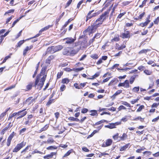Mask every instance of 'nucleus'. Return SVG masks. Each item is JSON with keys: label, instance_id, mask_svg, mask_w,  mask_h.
Returning a JSON list of instances; mask_svg holds the SVG:
<instances>
[{"label": "nucleus", "instance_id": "obj_22", "mask_svg": "<svg viewBox=\"0 0 159 159\" xmlns=\"http://www.w3.org/2000/svg\"><path fill=\"white\" fill-rule=\"evenodd\" d=\"M119 137L120 138V141L124 140L127 138V135L126 134L124 133L123 134L122 136H119Z\"/></svg>", "mask_w": 159, "mask_h": 159}, {"label": "nucleus", "instance_id": "obj_7", "mask_svg": "<svg viewBox=\"0 0 159 159\" xmlns=\"http://www.w3.org/2000/svg\"><path fill=\"white\" fill-rule=\"evenodd\" d=\"M118 87L123 86L127 88L129 87V81L128 80H125L124 83H120L118 85Z\"/></svg>", "mask_w": 159, "mask_h": 159}, {"label": "nucleus", "instance_id": "obj_6", "mask_svg": "<svg viewBox=\"0 0 159 159\" xmlns=\"http://www.w3.org/2000/svg\"><path fill=\"white\" fill-rule=\"evenodd\" d=\"M75 39H73L72 37H68L65 38L63 39V40L65 41V44H70L73 43L75 41Z\"/></svg>", "mask_w": 159, "mask_h": 159}, {"label": "nucleus", "instance_id": "obj_54", "mask_svg": "<svg viewBox=\"0 0 159 159\" xmlns=\"http://www.w3.org/2000/svg\"><path fill=\"white\" fill-rule=\"evenodd\" d=\"M17 115V112H15L13 113L11 116H10L8 118V120H10L11 119L12 117H13L14 116Z\"/></svg>", "mask_w": 159, "mask_h": 159}, {"label": "nucleus", "instance_id": "obj_24", "mask_svg": "<svg viewBox=\"0 0 159 159\" xmlns=\"http://www.w3.org/2000/svg\"><path fill=\"white\" fill-rule=\"evenodd\" d=\"M79 49L76 50L74 49L72 50L70 52V55H75V54L77 53V52L79 51Z\"/></svg>", "mask_w": 159, "mask_h": 159}, {"label": "nucleus", "instance_id": "obj_21", "mask_svg": "<svg viewBox=\"0 0 159 159\" xmlns=\"http://www.w3.org/2000/svg\"><path fill=\"white\" fill-rule=\"evenodd\" d=\"M33 85V83L32 82H30L26 86V91L30 90L32 89Z\"/></svg>", "mask_w": 159, "mask_h": 159}, {"label": "nucleus", "instance_id": "obj_13", "mask_svg": "<svg viewBox=\"0 0 159 159\" xmlns=\"http://www.w3.org/2000/svg\"><path fill=\"white\" fill-rule=\"evenodd\" d=\"M54 53L55 52L53 46L49 47L47 48L46 51V53H50L52 54Z\"/></svg>", "mask_w": 159, "mask_h": 159}, {"label": "nucleus", "instance_id": "obj_59", "mask_svg": "<svg viewBox=\"0 0 159 159\" xmlns=\"http://www.w3.org/2000/svg\"><path fill=\"white\" fill-rule=\"evenodd\" d=\"M6 115V112H3V113H2L0 115V120H1L3 118V117Z\"/></svg>", "mask_w": 159, "mask_h": 159}, {"label": "nucleus", "instance_id": "obj_41", "mask_svg": "<svg viewBox=\"0 0 159 159\" xmlns=\"http://www.w3.org/2000/svg\"><path fill=\"white\" fill-rule=\"evenodd\" d=\"M100 75V73L98 72L97 73H95L94 75H93V77L92 78H89V79H93L95 78H96L98 77Z\"/></svg>", "mask_w": 159, "mask_h": 159}, {"label": "nucleus", "instance_id": "obj_17", "mask_svg": "<svg viewBox=\"0 0 159 159\" xmlns=\"http://www.w3.org/2000/svg\"><path fill=\"white\" fill-rule=\"evenodd\" d=\"M129 145L130 143H127L125 145L121 147L120 149V151H122L125 150L127 149L128 148Z\"/></svg>", "mask_w": 159, "mask_h": 159}, {"label": "nucleus", "instance_id": "obj_37", "mask_svg": "<svg viewBox=\"0 0 159 159\" xmlns=\"http://www.w3.org/2000/svg\"><path fill=\"white\" fill-rule=\"evenodd\" d=\"M90 57L93 59H97L98 57V55L96 54H92Z\"/></svg>", "mask_w": 159, "mask_h": 159}, {"label": "nucleus", "instance_id": "obj_39", "mask_svg": "<svg viewBox=\"0 0 159 159\" xmlns=\"http://www.w3.org/2000/svg\"><path fill=\"white\" fill-rule=\"evenodd\" d=\"M14 11V9H11L9 10H8V11H7L4 14V15H6V14H8L9 13H13Z\"/></svg>", "mask_w": 159, "mask_h": 159}, {"label": "nucleus", "instance_id": "obj_28", "mask_svg": "<svg viewBox=\"0 0 159 159\" xmlns=\"http://www.w3.org/2000/svg\"><path fill=\"white\" fill-rule=\"evenodd\" d=\"M84 69L83 67H79L78 68H74L72 69V70L75 72H78L81 71Z\"/></svg>", "mask_w": 159, "mask_h": 159}, {"label": "nucleus", "instance_id": "obj_16", "mask_svg": "<svg viewBox=\"0 0 159 159\" xmlns=\"http://www.w3.org/2000/svg\"><path fill=\"white\" fill-rule=\"evenodd\" d=\"M116 125L117 123H112L109 124L108 125H105V127L110 129H112L115 128V126Z\"/></svg>", "mask_w": 159, "mask_h": 159}, {"label": "nucleus", "instance_id": "obj_31", "mask_svg": "<svg viewBox=\"0 0 159 159\" xmlns=\"http://www.w3.org/2000/svg\"><path fill=\"white\" fill-rule=\"evenodd\" d=\"M22 16H21L19 18H18L16 20L12 23L11 27H12L16 25V24L18 22L19 20L22 18Z\"/></svg>", "mask_w": 159, "mask_h": 159}, {"label": "nucleus", "instance_id": "obj_44", "mask_svg": "<svg viewBox=\"0 0 159 159\" xmlns=\"http://www.w3.org/2000/svg\"><path fill=\"white\" fill-rule=\"evenodd\" d=\"M66 88V86L64 84H62L60 87V89L61 91L62 92L64 91Z\"/></svg>", "mask_w": 159, "mask_h": 159}, {"label": "nucleus", "instance_id": "obj_43", "mask_svg": "<svg viewBox=\"0 0 159 159\" xmlns=\"http://www.w3.org/2000/svg\"><path fill=\"white\" fill-rule=\"evenodd\" d=\"M73 150H69L64 156V157H66L68 156L72 152Z\"/></svg>", "mask_w": 159, "mask_h": 159}, {"label": "nucleus", "instance_id": "obj_5", "mask_svg": "<svg viewBox=\"0 0 159 159\" xmlns=\"http://www.w3.org/2000/svg\"><path fill=\"white\" fill-rule=\"evenodd\" d=\"M26 109H25L21 111H19L18 112H17V115L19 116L17 118V119H20L23 117L24 116L27 114V112L25 111Z\"/></svg>", "mask_w": 159, "mask_h": 159}, {"label": "nucleus", "instance_id": "obj_32", "mask_svg": "<svg viewBox=\"0 0 159 159\" xmlns=\"http://www.w3.org/2000/svg\"><path fill=\"white\" fill-rule=\"evenodd\" d=\"M69 82V80L67 78H64L62 80L61 83L63 84H68Z\"/></svg>", "mask_w": 159, "mask_h": 159}, {"label": "nucleus", "instance_id": "obj_60", "mask_svg": "<svg viewBox=\"0 0 159 159\" xmlns=\"http://www.w3.org/2000/svg\"><path fill=\"white\" fill-rule=\"evenodd\" d=\"M15 87V85H14L11 86L10 87L7 88L6 89L4 90V91H5L6 90H8L11 89H12L14 88Z\"/></svg>", "mask_w": 159, "mask_h": 159}, {"label": "nucleus", "instance_id": "obj_50", "mask_svg": "<svg viewBox=\"0 0 159 159\" xmlns=\"http://www.w3.org/2000/svg\"><path fill=\"white\" fill-rule=\"evenodd\" d=\"M35 153H39L40 154H43V152H40L39 150H34V151H33L32 152V154H34Z\"/></svg>", "mask_w": 159, "mask_h": 159}, {"label": "nucleus", "instance_id": "obj_27", "mask_svg": "<svg viewBox=\"0 0 159 159\" xmlns=\"http://www.w3.org/2000/svg\"><path fill=\"white\" fill-rule=\"evenodd\" d=\"M118 46H119V45H118ZM126 47V46L125 45L123 44L121 45L120 46H116V49H117L118 50H120L123 49L125 48Z\"/></svg>", "mask_w": 159, "mask_h": 159}, {"label": "nucleus", "instance_id": "obj_30", "mask_svg": "<svg viewBox=\"0 0 159 159\" xmlns=\"http://www.w3.org/2000/svg\"><path fill=\"white\" fill-rule=\"evenodd\" d=\"M57 147L55 146H49L47 148V150H53L57 149Z\"/></svg>", "mask_w": 159, "mask_h": 159}, {"label": "nucleus", "instance_id": "obj_48", "mask_svg": "<svg viewBox=\"0 0 159 159\" xmlns=\"http://www.w3.org/2000/svg\"><path fill=\"white\" fill-rule=\"evenodd\" d=\"M14 17V16H12L10 17H9L7 18L6 21V24H8L9 23V22L12 19V18Z\"/></svg>", "mask_w": 159, "mask_h": 159}, {"label": "nucleus", "instance_id": "obj_42", "mask_svg": "<svg viewBox=\"0 0 159 159\" xmlns=\"http://www.w3.org/2000/svg\"><path fill=\"white\" fill-rule=\"evenodd\" d=\"M139 89V86L137 87H134L132 90L133 92H138Z\"/></svg>", "mask_w": 159, "mask_h": 159}, {"label": "nucleus", "instance_id": "obj_18", "mask_svg": "<svg viewBox=\"0 0 159 159\" xmlns=\"http://www.w3.org/2000/svg\"><path fill=\"white\" fill-rule=\"evenodd\" d=\"M118 82V79L117 78H115L110 81L108 84V85L110 86L113 85V84H116Z\"/></svg>", "mask_w": 159, "mask_h": 159}, {"label": "nucleus", "instance_id": "obj_35", "mask_svg": "<svg viewBox=\"0 0 159 159\" xmlns=\"http://www.w3.org/2000/svg\"><path fill=\"white\" fill-rule=\"evenodd\" d=\"M121 102L122 104L125 105L128 107H131L130 105L127 102L125 101H122Z\"/></svg>", "mask_w": 159, "mask_h": 159}, {"label": "nucleus", "instance_id": "obj_34", "mask_svg": "<svg viewBox=\"0 0 159 159\" xmlns=\"http://www.w3.org/2000/svg\"><path fill=\"white\" fill-rule=\"evenodd\" d=\"M55 56L53 55H51L48 57V59L47 60V61H48L49 63L53 59L55 58Z\"/></svg>", "mask_w": 159, "mask_h": 159}, {"label": "nucleus", "instance_id": "obj_4", "mask_svg": "<svg viewBox=\"0 0 159 159\" xmlns=\"http://www.w3.org/2000/svg\"><path fill=\"white\" fill-rule=\"evenodd\" d=\"M25 145V143L23 142L18 144L13 150V152H16L19 151L21 148L24 147Z\"/></svg>", "mask_w": 159, "mask_h": 159}, {"label": "nucleus", "instance_id": "obj_23", "mask_svg": "<svg viewBox=\"0 0 159 159\" xmlns=\"http://www.w3.org/2000/svg\"><path fill=\"white\" fill-rule=\"evenodd\" d=\"M65 14L64 12H63L61 13V15H60L59 16L57 17L56 19V22L57 23L58 22L60 21L61 18L62 17V16L64 15Z\"/></svg>", "mask_w": 159, "mask_h": 159}, {"label": "nucleus", "instance_id": "obj_10", "mask_svg": "<svg viewBox=\"0 0 159 159\" xmlns=\"http://www.w3.org/2000/svg\"><path fill=\"white\" fill-rule=\"evenodd\" d=\"M53 46L55 52L61 50L63 48V46L62 45H59L56 46Z\"/></svg>", "mask_w": 159, "mask_h": 159}, {"label": "nucleus", "instance_id": "obj_14", "mask_svg": "<svg viewBox=\"0 0 159 159\" xmlns=\"http://www.w3.org/2000/svg\"><path fill=\"white\" fill-rule=\"evenodd\" d=\"M33 47L32 45H30V47L27 46L25 48L23 52V55L24 56H25L27 52V51L31 49Z\"/></svg>", "mask_w": 159, "mask_h": 159}, {"label": "nucleus", "instance_id": "obj_57", "mask_svg": "<svg viewBox=\"0 0 159 159\" xmlns=\"http://www.w3.org/2000/svg\"><path fill=\"white\" fill-rule=\"evenodd\" d=\"M26 129L25 128H23L21 129L20 131V134H22L23 133L25 132Z\"/></svg>", "mask_w": 159, "mask_h": 159}, {"label": "nucleus", "instance_id": "obj_26", "mask_svg": "<svg viewBox=\"0 0 159 159\" xmlns=\"http://www.w3.org/2000/svg\"><path fill=\"white\" fill-rule=\"evenodd\" d=\"M49 127V125L47 124L44 126L40 130V132L46 130Z\"/></svg>", "mask_w": 159, "mask_h": 159}, {"label": "nucleus", "instance_id": "obj_19", "mask_svg": "<svg viewBox=\"0 0 159 159\" xmlns=\"http://www.w3.org/2000/svg\"><path fill=\"white\" fill-rule=\"evenodd\" d=\"M52 25H48L46 26L45 27L41 29L39 31V33L40 34L41 33L43 32L45 30H46L48 29H49L50 28L52 27Z\"/></svg>", "mask_w": 159, "mask_h": 159}, {"label": "nucleus", "instance_id": "obj_15", "mask_svg": "<svg viewBox=\"0 0 159 159\" xmlns=\"http://www.w3.org/2000/svg\"><path fill=\"white\" fill-rule=\"evenodd\" d=\"M94 11V10H92L91 11H90L87 14V16H86V21L87 22L88 20L91 19L92 17H93L92 16V15H91V14Z\"/></svg>", "mask_w": 159, "mask_h": 159}, {"label": "nucleus", "instance_id": "obj_56", "mask_svg": "<svg viewBox=\"0 0 159 159\" xmlns=\"http://www.w3.org/2000/svg\"><path fill=\"white\" fill-rule=\"evenodd\" d=\"M31 123V122L30 121V120L27 119V120L25 121L24 124L25 125H30Z\"/></svg>", "mask_w": 159, "mask_h": 159}, {"label": "nucleus", "instance_id": "obj_53", "mask_svg": "<svg viewBox=\"0 0 159 159\" xmlns=\"http://www.w3.org/2000/svg\"><path fill=\"white\" fill-rule=\"evenodd\" d=\"M143 153L144 154H146L148 156H149L151 154L152 152L149 151H145L143 152Z\"/></svg>", "mask_w": 159, "mask_h": 159}, {"label": "nucleus", "instance_id": "obj_33", "mask_svg": "<svg viewBox=\"0 0 159 159\" xmlns=\"http://www.w3.org/2000/svg\"><path fill=\"white\" fill-rule=\"evenodd\" d=\"M150 21L149 20H148L144 23H141V25L142 27L146 26L150 22Z\"/></svg>", "mask_w": 159, "mask_h": 159}, {"label": "nucleus", "instance_id": "obj_51", "mask_svg": "<svg viewBox=\"0 0 159 159\" xmlns=\"http://www.w3.org/2000/svg\"><path fill=\"white\" fill-rule=\"evenodd\" d=\"M103 124H102L101 125H100V126H98V127H96V125H93V127L97 129V130H98V131H99L102 128V127L103 126Z\"/></svg>", "mask_w": 159, "mask_h": 159}, {"label": "nucleus", "instance_id": "obj_8", "mask_svg": "<svg viewBox=\"0 0 159 159\" xmlns=\"http://www.w3.org/2000/svg\"><path fill=\"white\" fill-rule=\"evenodd\" d=\"M130 36L129 32V31H127L124 33H121L120 37L122 38H129Z\"/></svg>", "mask_w": 159, "mask_h": 159}, {"label": "nucleus", "instance_id": "obj_20", "mask_svg": "<svg viewBox=\"0 0 159 159\" xmlns=\"http://www.w3.org/2000/svg\"><path fill=\"white\" fill-rule=\"evenodd\" d=\"M122 92V90H117L112 96L111 98L113 99H115L116 97L120 94Z\"/></svg>", "mask_w": 159, "mask_h": 159}, {"label": "nucleus", "instance_id": "obj_25", "mask_svg": "<svg viewBox=\"0 0 159 159\" xmlns=\"http://www.w3.org/2000/svg\"><path fill=\"white\" fill-rule=\"evenodd\" d=\"M90 112L92 113L90 114V115L92 116H97L98 114L97 111L95 110H92L90 111Z\"/></svg>", "mask_w": 159, "mask_h": 159}, {"label": "nucleus", "instance_id": "obj_3", "mask_svg": "<svg viewBox=\"0 0 159 159\" xmlns=\"http://www.w3.org/2000/svg\"><path fill=\"white\" fill-rule=\"evenodd\" d=\"M109 12L106 11L103 13L96 20V21H100L103 22L108 16Z\"/></svg>", "mask_w": 159, "mask_h": 159}, {"label": "nucleus", "instance_id": "obj_1", "mask_svg": "<svg viewBox=\"0 0 159 159\" xmlns=\"http://www.w3.org/2000/svg\"><path fill=\"white\" fill-rule=\"evenodd\" d=\"M47 75L46 74V69L45 68H42L39 75L36 77L34 86L35 88L39 90L42 88L44 82L46 80Z\"/></svg>", "mask_w": 159, "mask_h": 159}, {"label": "nucleus", "instance_id": "obj_62", "mask_svg": "<svg viewBox=\"0 0 159 159\" xmlns=\"http://www.w3.org/2000/svg\"><path fill=\"white\" fill-rule=\"evenodd\" d=\"M63 74V72H58L57 74V78H60L61 76Z\"/></svg>", "mask_w": 159, "mask_h": 159}, {"label": "nucleus", "instance_id": "obj_29", "mask_svg": "<svg viewBox=\"0 0 159 159\" xmlns=\"http://www.w3.org/2000/svg\"><path fill=\"white\" fill-rule=\"evenodd\" d=\"M16 134V133H15L14 132H13L11 134L9 135V137L8 138V139L11 140L14 137V136Z\"/></svg>", "mask_w": 159, "mask_h": 159}, {"label": "nucleus", "instance_id": "obj_49", "mask_svg": "<svg viewBox=\"0 0 159 159\" xmlns=\"http://www.w3.org/2000/svg\"><path fill=\"white\" fill-rule=\"evenodd\" d=\"M24 40H20L17 43V47H20L22 44L24 43Z\"/></svg>", "mask_w": 159, "mask_h": 159}, {"label": "nucleus", "instance_id": "obj_38", "mask_svg": "<svg viewBox=\"0 0 159 159\" xmlns=\"http://www.w3.org/2000/svg\"><path fill=\"white\" fill-rule=\"evenodd\" d=\"M54 140L52 139H48L47 141L44 142V143H50L53 142Z\"/></svg>", "mask_w": 159, "mask_h": 159}, {"label": "nucleus", "instance_id": "obj_11", "mask_svg": "<svg viewBox=\"0 0 159 159\" xmlns=\"http://www.w3.org/2000/svg\"><path fill=\"white\" fill-rule=\"evenodd\" d=\"M62 53L64 55L68 56L70 55V52L69 48H65L63 50Z\"/></svg>", "mask_w": 159, "mask_h": 159}, {"label": "nucleus", "instance_id": "obj_2", "mask_svg": "<svg viewBox=\"0 0 159 159\" xmlns=\"http://www.w3.org/2000/svg\"><path fill=\"white\" fill-rule=\"evenodd\" d=\"M102 23L100 21H96V20L95 21L93 25L90 26H89L87 29V31L89 32V34L90 35L91 34L94 33L96 29L100 27Z\"/></svg>", "mask_w": 159, "mask_h": 159}, {"label": "nucleus", "instance_id": "obj_52", "mask_svg": "<svg viewBox=\"0 0 159 159\" xmlns=\"http://www.w3.org/2000/svg\"><path fill=\"white\" fill-rule=\"evenodd\" d=\"M119 134L118 133H116L115 135L113 136V138L114 140L117 139L119 138Z\"/></svg>", "mask_w": 159, "mask_h": 159}, {"label": "nucleus", "instance_id": "obj_58", "mask_svg": "<svg viewBox=\"0 0 159 159\" xmlns=\"http://www.w3.org/2000/svg\"><path fill=\"white\" fill-rule=\"evenodd\" d=\"M126 109V108L123 105H121L119 107L118 109L119 111L122 109Z\"/></svg>", "mask_w": 159, "mask_h": 159}, {"label": "nucleus", "instance_id": "obj_12", "mask_svg": "<svg viewBox=\"0 0 159 159\" xmlns=\"http://www.w3.org/2000/svg\"><path fill=\"white\" fill-rule=\"evenodd\" d=\"M32 97H30L28 98L25 101V103H27L28 105H30L34 101V99H32Z\"/></svg>", "mask_w": 159, "mask_h": 159}, {"label": "nucleus", "instance_id": "obj_47", "mask_svg": "<svg viewBox=\"0 0 159 159\" xmlns=\"http://www.w3.org/2000/svg\"><path fill=\"white\" fill-rule=\"evenodd\" d=\"M144 108L143 105H141L137 110V112H139L141 111Z\"/></svg>", "mask_w": 159, "mask_h": 159}, {"label": "nucleus", "instance_id": "obj_36", "mask_svg": "<svg viewBox=\"0 0 159 159\" xmlns=\"http://www.w3.org/2000/svg\"><path fill=\"white\" fill-rule=\"evenodd\" d=\"M148 51V49H143L141 50L139 52V54H141L143 53H146Z\"/></svg>", "mask_w": 159, "mask_h": 159}, {"label": "nucleus", "instance_id": "obj_9", "mask_svg": "<svg viewBox=\"0 0 159 159\" xmlns=\"http://www.w3.org/2000/svg\"><path fill=\"white\" fill-rule=\"evenodd\" d=\"M112 142V140L111 139H109L106 140L105 143L104 142L102 144V146L104 147L108 146L110 145Z\"/></svg>", "mask_w": 159, "mask_h": 159}, {"label": "nucleus", "instance_id": "obj_45", "mask_svg": "<svg viewBox=\"0 0 159 159\" xmlns=\"http://www.w3.org/2000/svg\"><path fill=\"white\" fill-rule=\"evenodd\" d=\"M53 99L49 98V100L47 103L46 105L47 106H49L52 102H53Z\"/></svg>", "mask_w": 159, "mask_h": 159}, {"label": "nucleus", "instance_id": "obj_64", "mask_svg": "<svg viewBox=\"0 0 159 159\" xmlns=\"http://www.w3.org/2000/svg\"><path fill=\"white\" fill-rule=\"evenodd\" d=\"M135 79L132 76L130 77V84H132L133 83L134 81L135 80Z\"/></svg>", "mask_w": 159, "mask_h": 159}, {"label": "nucleus", "instance_id": "obj_63", "mask_svg": "<svg viewBox=\"0 0 159 159\" xmlns=\"http://www.w3.org/2000/svg\"><path fill=\"white\" fill-rule=\"evenodd\" d=\"M125 14V12H124L120 13L118 16L117 18L120 19L121 17Z\"/></svg>", "mask_w": 159, "mask_h": 159}, {"label": "nucleus", "instance_id": "obj_46", "mask_svg": "<svg viewBox=\"0 0 159 159\" xmlns=\"http://www.w3.org/2000/svg\"><path fill=\"white\" fill-rule=\"evenodd\" d=\"M120 39L119 38V35H118L117 36H116L113 39H111V41H118Z\"/></svg>", "mask_w": 159, "mask_h": 159}, {"label": "nucleus", "instance_id": "obj_61", "mask_svg": "<svg viewBox=\"0 0 159 159\" xmlns=\"http://www.w3.org/2000/svg\"><path fill=\"white\" fill-rule=\"evenodd\" d=\"M88 110L87 108H83L81 112L83 113H85L88 112Z\"/></svg>", "mask_w": 159, "mask_h": 159}, {"label": "nucleus", "instance_id": "obj_40", "mask_svg": "<svg viewBox=\"0 0 159 159\" xmlns=\"http://www.w3.org/2000/svg\"><path fill=\"white\" fill-rule=\"evenodd\" d=\"M144 72L147 75H150L152 73V72L150 70H145L144 71Z\"/></svg>", "mask_w": 159, "mask_h": 159}, {"label": "nucleus", "instance_id": "obj_55", "mask_svg": "<svg viewBox=\"0 0 159 159\" xmlns=\"http://www.w3.org/2000/svg\"><path fill=\"white\" fill-rule=\"evenodd\" d=\"M9 128V126H7L5 127L4 129H3L2 130V133L3 134L7 130V129Z\"/></svg>", "mask_w": 159, "mask_h": 159}]
</instances>
